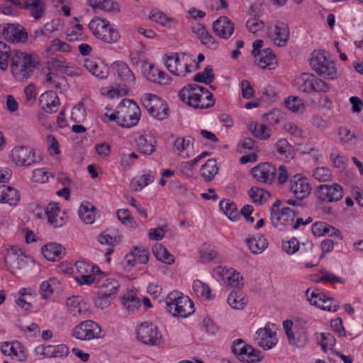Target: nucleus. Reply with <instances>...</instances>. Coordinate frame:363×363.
<instances>
[{
    "mask_svg": "<svg viewBox=\"0 0 363 363\" xmlns=\"http://www.w3.org/2000/svg\"><path fill=\"white\" fill-rule=\"evenodd\" d=\"M183 101L194 109H206L213 107L215 99L206 88L194 84L183 88Z\"/></svg>",
    "mask_w": 363,
    "mask_h": 363,
    "instance_id": "nucleus-1",
    "label": "nucleus"
},
{
    "mask_svg": "<svg viewBox=\"0 0 363 363\" xmlns=\"http://www.w3.org/2000/svg\"><path fill=\"white\" fill-rule=\"evenodd\" d=\"M36 67V62L31 54L20 50H13L10 64L13 77L18 82H25L30 78Z\"/></svg>",
    "mask_w": 363,
    "mask_h": 363,
    "instance_id": "nucleus-2",
    "label": "nucleus"
},
{
    "mask_svg": "<svg viewBox=\"0 0 363 363\" xmlns=\"http://www.w3.org/2000/svg\"><path fill=\"white\" fill-rule=\"evenodd\" d=\"M281 201L276 200L270 207V220L279 230L291 228L296 217L295 211L289 207H281Z\"/></svg>",
    "mask_w": 363,
    "mask_h": 363,
    "instance_id": "nucleus-3",
    "label": "nucleus"
},
{
    "mask_svg": "<svg viewBox=\"0 0 363 363\" xmlns=\"http://www.w3.org/2000/svg\"><path fill=\"white\" fill-rule=\"evenodd\" d=\"M310 66L320 76L330 80L337 78V71L335 63L327 57L323 50H315L309 60Z\"/></svg>",
    "mask_w": 363,
    "mask_h": 363,
    "instance_id": "nucleus-4",
    "label": "nucleus"
},
{
    "mask_svg": "<svg viewBox=\"0 0 363 363\" xmlns=\"http://www.w3.org/2000/svg\"><path fill=\"white\" fill-rule=\"evenodd\" d=\"M88 27L92 34L99 40L106 43H114L119 40V32L115 29L110 22L104 18H94L89 23Z\"/></svg>",
    "mask_w": 363,
    "mask_h": 363,
    "instance_id": "nucleus-5",
    "label": "nucleus"
},
{
    "mask_svg": "<svg viewBox=\"0 0 363 363\" xmlns=\"http://www.w3.org/2000/svg\"><path fill=\"white\" fill-rule=\"evenodd\" d=\"M118 108V124L119 125L130 128L138 123L140 116V109L133 100L123 99Z\"/></svg>",
    "mask_w": 363,
    "mask_h": 363,
    "instance_id": "nucleus-6",
    "label": "nucleus"
},
{
    "mask_svg": "<svg viewBox=\"0 0 363 363\" xmlns=\"http://www.w3.org/2000/svg\"><path fill=\"white\" fill-rule=\"evenodd\" d=\"M212 277L221 285L228 287H240L243 285V278L235 269L219 265L211 272Z\"/></svg>",
    "mask_w": 363,
    "mask_h": 363,
    "instance_id": "nucleus-7",
    "label": "nucleus"
},
{
    "mask_svg": "<svg viewBox=\"0 0 363 363\" xmlns=\"http://www.w3.org/2000/svg\"><path fill=\"white\" fill-rule=\"evenodd\" d=\"M306 297L309 303L322 310L335 312L339 308L337 300L325 294L318 289L309 288L306 291Z\"/></svg>",
    "mask_w": 363,
    "mask_h": 363,
    "instance_id": "nucleus-8",
    "label": "nucleus"
},
{
    "mask_svg": "<svg viewBox=\"0 0 363 363\" xmlns=\"http://www.w3.org/2000/svg\"><path fill=\"white\" fill-rule=\"evenodd\" d=\"M277 327L275 324L267 322L264 327L258 328L255 335V342L264 350L274 347L279 341Z\"/></svg>",
    "mask_w": 363,
    "mask_h": 363,
    "instance_id": "nucleus-9",
    "label": "nucleus"
},
{
    "mask_svg": "<svg viewBox=\"0 0 363 363\" xmlns=\"http://www.w3.org/2000/svg\"><path fill=\"white\" fill-rule=\"evenodd\" d=\"M232 351L240 362L245 363L259 362L264 357L259 350L245 344L241 339H237L233 342Z\"/></svg>",
    "mask_w": 363,
    "mask_h": 363,
    "instance_id": "nucleus-10",
    "label": "nucleus"
},
{
    "mask_svg": "<svg viewBox=\"0 0 363 363\" xmlns=\"http://www.w3.org/2000/svg\"><path fill=\"white\" fill-rule=\"evenodd\" d=\"M101 328L98 323L86 320L77 325L72 330V336L79 340L86 341L103 337Z\"/></svg>",
    "mask_w": 363,
    "mask_h": 363,
    "instance_id": "nucleus-11",
    "label": "nucleus"
},
{
    "mask_svg": "<svg viewBox=\"0 0 363 363\" xmlns=\"http://www.w3.org/2000/svg\"><path fill=\"white\" fill-rule=\"evenodd\" d=\"M142 102L148 113L155 118L163 120L168 116V108L160 97L152 94H145Z\"/></svg>",
    "mask_w": 363,
    "mask_h": 363,
    "instance_id": "nucleus-12",
    "label": "nucleus"
},
{
    "mask_svg": "<svg viewBox=\"0 0 363 363\" xmlns=\"http://www.w3.org/2000/svg\"><path fill=\"white\" fill-rule=\"evenodd\" d=\"M315 195L318 201L321 203H335L343 197V189L336 183L320 184L316 188Z\"/></svg>",
    "mask_w": 363,
    "mask_h": 363,
    "instance_id": "nucleus-13",
    "label": "nucleus"
},
{
    "mask_svg": "<svg viewBox=\"0 0 363 363\" xmlns=\"http://www.w3.org/2000/svg\"><path fill=\"white\" fill-rule=\"evenodd\" d=\"M289 191L296 199L302 200L311 194L312 185L308 178L298 173L291 177Z\"/></svg>",
    "mask_w": 363,
    "mask_h": 363,
    "instance_id": "nucleus-14",
    "label": "nucleus"
},
{
    "mask_svg": "<svg viewBox=\"0 0 363 363\" xmlns=\"http://www.w3.org/2000/svg\"><path fill=\"white\" fill-rule=\"evenodd\" d=\"M283 330L290 345L297 347H302L308 342L306 333L297 326H294L293 322L286 320L283 322Z\"/></svg>",
    "mask_w": 363,
    "mask_h": 363,
    "instance_id": "nucleus-15",
    "label": "nucleus"
},
{
    "mask_svg": "<svg viewBox=\"0 0 363 363\" xmlns=\"http://www.w3.org/2000/svg\"><path fill=\"white\" fill-rule=\"evenodd\" d=\"M157 328L151 323H142L137 329V339L145 345H157L161 342Z\"/></svg>",
    "mask_w": 363,
    "mask_h": 363,
    "instance_id": "nucleus-16",
    "label": "nucleus"
},
{
    "mask_svg": "<svg viewBox=\"0 0 363 363\" xmlns=\"http://www.w3.org/2000/svg\"><path fill=\"white\" fill-rule=\"evenodd\" d=\"M11 157L13 163L20 167L30 166L36 161L34 150L23 145L15 147L11 152Z\"/></svg>",
    "mask_w": 363,
    "mask_h": 363,
    "instance_id": "nucleus-17",
    "label": "nucleus"
},
{
    "mask_svg": "<svg viewBox=\"0 0 363 363\" xmlns=\"http://www.w3.org/2000/svg\"><path fill=\"white\" fill-rule=\"evenodd\" d=\"M277 168L269 162L261 163L253 167L251 174L259 182L272 184L276 179Z\"/></svg>",
    "mask_w": 363,
    "mask_h": 363,
    "instance_id": "nucleus-18",
    "label": "nucleus"
},
{
    "mask_svg": "<svg viewBox=\"0 0 363 363\" xmlns=\"http://www.w3.org/2000/svg\"><path fill=\"white\" fill-rule=\"evenodd\" d=\"M11 252L16 255L11 265V272L12 274L15 275L21 274L28 271L33 264V259L23 252H20L19 255H16L17 252L14 248H11Z\"/></svg>",
    "mask_w": 363,
    "mask_h": 363,
    "instance_id": "nucleus-19",
    "label": "nucleus"
},
{
    "mask_svg": "<svg viewBox=\"0 0 363 363\" xmlns=\"http://www.w3.org/2000/svg\"><path fill=\"white\" fill-rule=\"evenodd\" d=\"M213 30L218 37L228 39L234 32V24L227 16H220L213 22Z\"/></svg>",
    "mask_w": 363,
    "mask_h": 363,
    "instance_id": "nucleus-20",
    "label": "nucleus"
},
{
    "mask_svg": "<svg viewBox=\"0 0 363 363\" xmlns=\"http://www.w3.org/2000/svg\"><path fill=\"white\" fill-rule=\"evenodd\" d=\"M290 38L289 28L287 23L283 21H277L274 26L272 39L278 47H284Z\"/></svg>",
    "mask_w": 363,
    "mask_h": 363,
    "instance_id": "nucleus-21",
    "label": "nucleus"
},
{
    "mask_svg": "<svg viewBox=\"0 0 363 363\" xmlns=\"http://www.w3.org/2000/svg\"><path fill=\"white\" fill-rule=\"evenodd\" d=\"M3 36L8 40L15 43L27 39L28 34L23 26L18 24H5L2 30Z\"/></svg>",
    "mask_w": 363,
    "mask_h": 363,
    "instance_id": "nucleus-22",
    "label": "nucleus"
},
{
    "mask_svg": "<svg viewBox=\"0 0 363 363\" xmlns=\"http://www.w3.org/2000/svg\"><path fill=\"white\" fill-rule=\"evenodd\" d=\"M68 311L74 317L87 318L89 311L86 303L79 296H72L67 299Z\"/></svg>",
    "mask_w": 363,
    "mask_h": 363,
    "instance_id": "nucleus-23",
    "label": "nucleus"
},
{
    "mask_svg": "<svg viewBox=\"0 0 363 363\" xmlns=\"http://www.w3.org/2000/svg\"><path fill=\"white\" fill-rule=\"evenodd\" d=\"M137 150L145 155H151L155 152L156 139L150 134H143L135 140Z\"/></svg>",
    "mask_w": 363,
    "mask_h": 363,
    "instance_id": "nucleus-24",
    "label": "nucleus"
},
{
    "mask_svg": "<svg viewBox=\"0 0 363 363\" xmlns=\"http://www.w3.org/2000/svg\"><path fill=\"white\" fill-rule=\"evenodd\" d=\"M48 220L54 228L62 227L67 223V218L61 214L58 203H50L45 209Z\"/></svg>",
    "mask_w": 363,
    "mask_h": 363,
    "instance_id": "nucleus-25",
    "label": "nucleus"
},
{
    "mask_svg": "<svg viewBox=\"0 0 363 363\" xmlns=\"http://www.w3.org/2000/svg\"><path fill=\"white\" fill-rule=\"evenodd\" d=\"M254 58L256 64L262 69H274L277 65L276 56L269 48L262 50Z\"/></svg>",
    "mask_w": 363,
    "mask_h": 363,
    "instance_id": "nucleus-26",
    "label": "nucleus"
},
{
    "mask_svg": "<svg viewBox=\"0 0 363 363\" xmlns=\"http://www.w3.org/2000/svg\"><path fill=\"white\" fill-rule=\"evenodd\" d=\"M191 28V31L197 36V38L203 45L212 50L217 48V42L207 31L204 26L200 23H195Z\"/></svg>",
    "mask_w": 363,
    "mask_h": 363,
    "instance_id": "nucleus-27",
    "label": "nucleus"
},
{
    "mask_svg": "<svg viewBox=\"0 0 363 363\" xmlns=\"http://www.w3.org/2000/svg\"><path fill=\"white\" fill-rule=\"evenodd\" d=\"M182 292L173 291L166 298L167 311L174 317H179L182 311Z\"/></svg>",
    "mask_w": 363,
    "mask_h": 363,
    "instance_id": "nucleus-28",
    "label": "nucleus"
},
{
    "mask_svg": "<svg viewBox=\"0 0 363 363\" xmlns=\"http://www.w3.org/2000/svg\"><path fill=\"white\" fill-rule=\"evenodd\" d=\"M274 150L284 161L293 159L295 155L293 146L284 138L279 139L274 143Z\"/></svg>",
    "mask_w": 363,
    "mask_h": 363,
    "instance_id": "nucleus-29",
    "label": "nucleus"
},
{
    "mask_svg": "<svg viewBox=\"0 0 363 363\" xmlns=\"http://www.w3.org/2000/svg\"><path fill=\"white\" fill-rule=\"evenodd\" d=\"M245 243L249 250L254 255H259L268 247L267 240L259 234L247 238Z\"/></svg>",
    "mask_w": 363,
    "mask_h": 363,
    "instance_id": "nucleus-30",
    "label": "nucleus"
},
{
    "mask_svg": "<svg viewBox=\"0 0 363 363\" xmlns=\"http://www.w3.org/2000/svg\"><path fill=\"white\" fill-rule=\"evenodd\" d=\"M40 103L43 110L49 113H55L60 104L57 94L52 91H46L40 96Z\"/></svg>",
    "mask_w": 363,
    "mask_h": 363,
    "instance_id": "nucleus-31",
    "label": "nucleus"
},
{
    "mask_svg": "<svg viewBox=\"0 0 363 363\" xmlns=\"http://www.w3.org/2000/svg\"><path fill=\"white\" fill-rule=\"evenodd\" d=\"M125 259L127 266L133 267L136 264H146L148 262L149 255L147 250L135 247L126 255Z\"/></svg>",
    "mask_w": 363,
    "mask_h": 363,
    "instance_id": "nucleus-32",
    "label": "nucleus"
},
{
    "mask_svg": "<svg viewBox=\"0 0 363 363\" xmlns=\"http://www.w3.org/2000/svg\"><path fill=\"white\" fill-rule=\"evenodd\" d=\"M84 67L94 76L99 79H106L108 75V67L103 63H98L92 59L84 61Z\"/></svg>",
    "mask_w": 363,
    "mask_h": 363,
    "instance_id": "nucleus-33",
    "label": "nucleus"
},
{
    "mask_svg": "<svg viewBox=\"0 0 363 363\" xmlns=\"http://www.w3.org/2000/svg\"><path fill=\"white\" fill-rule=\"evenodd\" d=\"M0 203L16 206L20 200V194L18 190L6 185H0Z\"/></svg>",
    "mask_w": 363,
    "mask_h": 363,
    "instance_id": "nucleus-34",
    "label": "nucleus"
},
{
    "mask_svg": "<svg viewBox=\"0 0 363 363\" xmlns=\"http://www.w3.org/2000/svg\"><path fill=\"white\" fill-rule=\"evenodd\" d=\"M312 233L316 237L325 235L340 238L341 233L339 230L328 225L325 222H315L312 225Z\"/></svg>",
    "mask_w": 363,
    "mask_h": 363,
    "instance_id": "nucleus-35",
    "label": "nucleus"
},
{
    "mask_svg": "<svg viewBox=\"0 0 363 363\" xmlns=\"http://www.w3.org/2000/svg\"><path fill=\"white\" fill-rule=\"evenodd\" d=\"M247 128L255 138L261 140H267L272 135V129L263 123L252 121L248 123Z\"/></svg>",
    "mask_w": 363,
    "mask_h": 363,
    "instance_id": "nucleus-36",
    "label": "nucleus"
},
{
    "mask_svg": "<svg viewBox=\"0 0 363 363\" xmlns=\"http://www.w3.org/2000/svg\"><path fill=\"white\" fill-rule=\"evenodd\" d=\"M284 105L288 111L296 115L303 114L306 108L303 100L296 96H289L285 98Z\"/></svg>",
    "mask_w": 363,
    "mask_h": 363,
    "instance_id": "nucleus-37",
    "label": "nucleus"
},
{
    "mask_svg": "<svg viewBox=\"0 0 363 363\" xmlns=\"http://www.w3.org/2000/svg\"><path fill=\"white\" fill-rule=\"evenodd\" d=\"M113 67L116 70L118 76L128 86H131L135 84V77L128 66L123 62L118 61L113 63Z\"/></svg>",
    "mask_w": 363,
    "mask_h": 363,
    "instance_id": "nucleus-38",
    "label": "nucleus"
},
{
    "mask_svg": "<svg viewBox=\"0 0 363 363\" xmlns=\"http://www.w3.org/2000/svg\"><path fill=\"white\" fill-rule=\"evenodd\" d=\"M42 253L48 260L55 261L65 255V249L60 244L49 243L42 248Z\"/></svg>",
    "mask_w": 363,
    "mask_h": 363,
    "instance_id": "nucleus-39",
    "label": "nucleus"
},
{
    "mask_svg": "<svg viewBox=\"0 0 363 363\" xmlns=\"http://www.w3.org/2000/svg\"><path fill=\"white\" fill-rule=\"evenodd\" d=\"M315 76L308 73H302L295 79V85L301 91L306 93L313 92Z\"/></svg>",
    "mask_w": 363,
    "mask_h": 363,
    "instance_id": "nucleus-40",
    "label": "nucleus"
},
{
    "mask_svg": "<svg viewBox=\"0 0 363 363\" xmlns=\"http://www.w3.org/2000/svg\"><path fill=\"white\" fill-rule=\"evenodd\" d=\"M248 30L262 37L269 36V28L265 23L258 18L253 17L247 20L246 23Z\"/></svg>",
    "mask_w": 363,
    "mask_h": 363,
    "instance_id": "nucleus-41",
    "label": "nucleus"
},
{
    "mask_svg": "<svg viewBox=\"0 0 363 363\" xmlns=\"http://www.w3.org/2000/svg\"><path fill=\"white\" fill-rule=\"evenodd\" d=\"M228 305L235 310H243L248 303V298L241 291H232L228 296Z\"/></svg>",
    "mask_w": 363,
    "mask_h": 363,
    "instance_id": "nucleus-42",
    "label": "nucleus"
},
{
    "mask_svg": "<svg viewBox=\"0 0 363 363\" xmlns=\"http://www.w3.org/2000/svg\"><path fill=\"white\" fill-rule=\"evenodd\" d=\"M23 6L35 19H40L45 13V6L42 0H25Z\"/></svg>",
    "mask_w": 363,
    "mask_h": 363,
    "instance_id": "nucleus-43",
    "label": "nucleus"
},
{
    "mask_svg": "<svg viewBox=\"0 0 363 363\" xmlns=\"http://www.w3.org/2000/svg\"><path fill=\"white\" fill-rule=\"evenodd\" d=\"M219 206L223 213L231 221L235 222L240 218V213L233 201L228 199L222 200L219 203Z\"/></svg>",
    "mask_w": 363,
    "mask_h": 363,
    "instance_id": "nucleus-44",
    "label": "nucleus"
},
{
    "mask_svg": "<svg viewBox=\"0 0 363 363\" xmlns=\"http://www.w3.org/2000/svg\"><path fill=\"white\" fill-rule=\"evenodd\" d=\"M218 168L216 161L213 159L208 160L200 169L201 177L206 182L211 181L217 174Z\"/></svg>",
    "mask_w": 363,
    "mask_h": 363,
    "instance_id": "nucleus-45",
    "label": "nucleus"
},
{
    "mask_svg": "<svg viewBox=\"0 0 363 363\" xmlns=\"http://www.w3.org/2000/svg\"><path fill=\"white\" fill-rule=\"evenodd\" d=\"M96 208L91 203H82L78 211L81 220L86 224H92L95 220Z\"/></svg>",
    "mask_w": 363,
    "mask_h": 363,
    "instance_id": "nucleus-46",
    "label": "nucleus"
},
{
    "mask_svg": "<svg viewBox=\"0 0 363 363\" xmlns=\"http://www.w3.org/2000/svg\"><path fill=\"white\" fill-rule=\"evenodd\" d=\"M337 141L344 145H351L357 139L356 133L347 126H340L336 130Z\"/></svg>",
    "mask_w": 363,
    "mask_h": 363,
    "instance_id": "nucleus-47",
    "label": "nucleus"
},
{
    "mask_svg": "<svg viewBox=\"0 0 363 363\" xmlns=\"http://www.w3.org/2000/svg\"><path fill=\"white\" fill-rule=\"evenodd\" d=\"M205 59L203 54L199 53L196 57L195 55H183V61L185 62V70L186 72H192L199 68V64Z\"/></svg>",
    "mask_w": 363,
    "mask_h": 363,
    "instance_id": "nucleus-48",
    "label": "nucleus"
},
{
    "mask_svg": "<svg viewBox=\"0 0 363 363\" xmlns=\"http://www.w3.org/2000/svg\"><path fill=\"white\" fill-rule=\"evenodd\" d=\"M89 4L96 11H119L118 4L112 0H89Z\"/></svg>",
    "mask_w": 363,
    "mask_h": 363,
    "instance_id": "nucleus-49",
    "label": "nucleus"
},
{
    "mask_svg": "<svg viewBox=\"0 0 363 363\" xmlns=\"http://www.w3.org/2000/svg\"><path fill=\"white\" fill-rule=\"evenodd\" d=\"M248 196L253 203L262 204L269 199L270 194L262 188L252 186L248 191Z\"/></svg>",
    "mask_w": 363,
    "mask_h": 363,
    "instance_id": "nucleus-50",
    "label": "nucleus"
},
{
    "mask_svg": "<svg viewBox=\"0 0 363 363\" xmlns=\"http://www.w3.org/2000/svg\"><path fill=\"white\" fill-rule=\"evenodd\" d=\"M16 345H18L19 344L18 342L13 344L4 342L1 347V350L4 354L10 356L13 359L23 361L25 359V354L21 350L18 352L15 347Z\"/></svg>",
    "mask_w": 363,
    "mask_h": 363,
    "instance_id": "nucleus-51",
    "label": "nucleus"
},
{
    "mask_svg": "<svg viewBox=\"0 0 363 363\" xmlns=\"http://www.w3.org/2000/svg\"><path fill=\"white\" fill-rule=\"evenodd\" d=\"M13 56V51H11L9 46L0 41V68L5 71L9 67V62H11Z\"/></svg>",
    "mask_w": 363,
    "mask_h": 363,
    "instance_id": "nucleus-52",
    "label": "nucleus"
},
{
    "mask_svg": "<svg viewBox=\"0 0 363 363\" xmlns=\"http://www.w3.org/2000/svg\"><path fill=\"white\" fill-rule=\"evenodd\" d=\"M192 289L195 294L204 300L212 298L211 291L209 286L200 280H195L192 284Z\"/></svg>",
    "mask_w": 363,
    "mask_h": 363,
    "instance_id": "nucleus-53",
    "label": "nucleus"
},
{
    "mask_svg": "<svg viewBox=\"0 0 363 363\" xmlns=\"http://www.w3.org/2000/svg\"><path fill=\"white\" fill-rule=\"evenodd\" d=\"M152 252L155 257L162 262L168 264L174 262L173 256L162 244L155 245L152 247Z\"/></svg>",
    "mask_w": 363,
    "mask_h": 363,
    "instance_id": "nucleus-54",
    "label": "nucleus"
},
{
    "mask_svg": "<svg viewBox=\"0 0 363 363\" xmlns=\"http://www.w3.org/2000/svg\"><path fill=\"white\" fill-rule=\"evenodd\" d=\"M200 329L209 335H215L219 331L218 324L209 316H203L199 324Z\"/></svg>",
    "mask_w": 363,
    "mask_h": 363,
    "instance_id": "nucleus-55",
    "label": "nucleus"
},
{
    "mask_svg": "<svg viewBox=\"0 0 363 363\" xmlns=\"http://www.w3.org/2000/svg\"><path fill=\"white\" fill-rule=\"evenodd\" d=\"M59 281L55 278H51L43 281L40 284L41 295L43 298L50 297L59 287Z\"/></svg>",
    "mask_w": 363,
    "mask_h": 363,
    "instance_id": "nucleus-56",
    "label": "nucleus"
},
{
    "mask_svg": "<svg viewBox=\"0 0 363 363\" xmlns=\"http://www.w3.org/2000/svg\"><path fill=\"white\" fill-rule=\"evenodd\" d=\"M69 351L65 345H48L44 348L43 354L48 357H65Z\"/></svg>",
    "mask_w": 363,
    "mask_h": 363,
    "instance_id": "nucleus-57",
    "label": "nucleus"
},
{
    "mask_svg": "<svg viewBox=\"0 0 363 363\" xmlns=\"http://www.w3.org/2000/svg\"><path fill=\"white\" fill-rule=\"evenodd\" d=\"M119 290L118 281L113 278L106 279L99 286V291L104 293L117 296Z\"/></svg>",
    "mask_w": 363,
    "mask_h": 363,
    "instance_id": "nucleus-58",
    "label": "nucleus"
},
{
    "mask_svg": "<svg viewBox=\"0 0 363 363\" xmlns=\"http://www.w3.org/2000/svg\"><path fill=\"white\" fill-rule=\"evenodd\" d=\"M155 177L151 174H143L138 178L133 179L130 185L135 191H138L152 183Z\"/></svg>",
    "mask_w": 363,
    "mask_h": 363,
    "instance_id": "nucleus-59",
    "label": "nucleus"
},
{
    "mask_svg": "<svg viewBox=\"0 0 363 363\" xmlns=\"http://www.w3.org/2000/svg\"><path fill=\"white\" fill-rule=\"evenodd\" d=\"M116 297V296L99 291L94 298V303L96 307L104 309L110 306L111 301Z\"/></svg>",
    "mask_w": 363,
    "mask_h": 363,
    "instance_id": "nucleus-60",
    "label": "nucleus"
},
{
    "mask_svg": "<svg viewBox=\"0 0 363 363\" xmlns=\"http://www.w3.org/2000/svg\"><path fill=\"white\" fill-rule=\"evenodd\" d=\"M194 80L206 84H211L214 80V74L211 66L208 65L202 72L196 73Z\"/></svg>",
    "mask_w": 363,
    "mask_h": 363,
    "instance_id": "nucleus-61",
    "label": "nucleus"
},
{
    "mask_svg": "<svg viewBox=\"0 0 363 363\" xmlns=\"http://www.w3.org/2000/svg\"><path fill=\"white\" fill-rule=\"evenodd\" d=\"M318 340L324 352L332 350L336 343L335 337L330 333H321Z\"/></svg>",
    "mask_w": 363,
    "mask_h": 363,
    "instance_id": "nucleus-62",
    "label": "nucleus"
},
{
    "mask_svg": "<svg viewBox=\"0 0 363 363\" xmlns=\"http://www.w3.org/2000/svg\"><path fill=\"white\" fill-rule=\"evenodd\" d=\"M122 303L130 313L135 312V311L138 309L141 306L140 299L133 294L124 296L122 298Z\"/></svg>",
    "mask_w": 363,
    "mask_h": 363,
    "instance_id": "nucleus-63",
    "label": "nucleus"
},
{
    "mask_svg": "<svg viewBox=\"0 0 363 363\" xmlns=\"http://www.w3.org/2000/svg\"><path fill=\"white\" fill-rule=\"evenodd\" d=\"M199 259L202 263H208L217 258V252L207 245H203L199 250Z\"/></svg>",
    "mask_w": 363,
    "mask_h": 363,
    "instance_id": "nucleus-64",
    "label": "nucleus"
}]
</instances>
